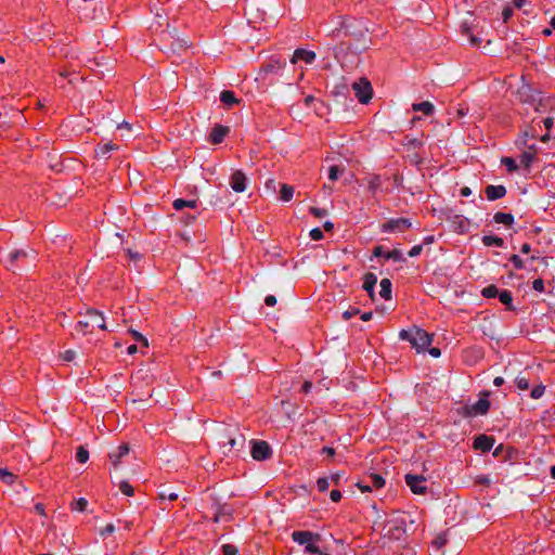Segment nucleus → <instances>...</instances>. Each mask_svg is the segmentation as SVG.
I'll use <instances>...</instances> for the list:
<instances>
[{
	"mask_svg": "<svg viewBox=\"0 0 555 555\" xmlns=\"http://www.w3.org/2000/svg\"><path fill=\"white\" fill-rule=\"evenodd\" d=\"M340 33L354 39L356 42L350 48L356 52H362L369 48L367 29L360 21L354 18L344 20L340 27L333 30V35L338 36Z\"/></svg>",
	"mask_w": 555,
	"mask_h": 555,
	"instance_id": "1",
	"label": "nucleus"
},
{
	"mask_svg": "<svg viewBox=\"0 0 555 555\" xmlns=\"http://www.w3.org/2000/svg\"><path fill=\"white\" fill-rule=\"evenodd\" d=\"M37 258V251L28 246L13 248L2 259L9 270L14 273L22 272L33 266Z\"/></svg>",
	"mask_w": 555,
	"mask_h": 555,
	"instance_id": "2",
	"label": "nucleus"
},
{
	"mask_svg": "<svg viewBox=\"0 0 555 555\" xmlns=\"http://www.w3.org/2000/svg\"><path fill=\"white\" fill-rule=\"evenodd\" d=\"M375 526L380 529V533L391 540H400L404 537L408 530L406 515L392 514L383 524L375 522Z\"/></svg>",
	"mask_w": 555,
	"mask_h": 555,
	"instance_id": "3",
	"label": "nucleus"
},
{
	"mask_svg": "<svg viewBox=\"0 0 555 555\" xmlns=\"http://www.w3.org/2000/svg\"><path fill=\"white\" fill-rule=\"evenodd\" d=\"M402 340H408L417 352H423L433 341V335L426 331L413 326L410 330H402L399 333Z\"/></svg>",
	"mask_w": 555,
	"mask_h": 555,
	"instance_id": "4",
	"label": "nucleus"
},
{
	"mask_svg": "<svg viewBox=\"0 0 555 555\" xmlns=\"http://www.w3.org/2000/svg\"><path fill=\"white\" fill-rule=\"evenodd\" d=\"M94 326L107 330L103 313L95 309H88L83 319L78 321L76 328L86 334L90 331V327L93 328Z\"/></svg>",
	"mask_w": 555,
	"mask_h": 555,
	"instance_id": "5",
	"label": "nucleus"
},
{
	"mask_svg": "<svg viewBox=\"0 0 555 555\" xmlns=\"http://www.w3.org/2000/svg\"><path fill=\"white\" fill-rule=\"evenodd\" d=\"M352 89L360 103L367 104L373 95V88L366 78H361L352 83Z\"/></svg>",
	"mask_w": 555,
	"mask_h": 555,
	"instance_id": "6",
	"label": "nucleus"
},
{
	"mask_svg": "<svg viewBox=\"0 0 555 555\" xmlns=\"http://www.w3.org/2000/svg\"><path fill=\"white\" fill-rule=\"evenodd\" d=\"M488 393H485L483 398H480L477 402L473 404H466L463 406V415L466 417H475L478 415H485L490 408V402L487 399Z\"/></svg>",
	"mask_w": 555,
	"mask_h": 555,
	"instance_id": "7",
	"label": "nucleus"
},
{
	"mask_svg": "<svg viewBox=\"0 0 555 555\" xmlns=\"http://www.w3.org/2000/svg\"><path fill=\"white\" fill-rule=\"evenodd\" d=\"M251 457L256 461H266L272 456V449L267 441L250 440Z\"/></svg>",
	"mask_w": 555,
	"mask_h": 555,
	"instance_id": "8",
	"label": "nucleus"
},
{
	"mask_svg": "<svg viewBox=\"0 0 555 555\" xmlns=\"http://www.w3.org/2000/svg\"><path fill=\"white\" fill-rule=\"evenodd\" d=\"M516 95L521 103L534 104L539 92L521 78V85L518 87Z\"/></svg>",
	"mask_w": 555,
	"mask_h": 555,
	"instance_id": "9",
	"label": "nucleus"
},
{
	"mask_svg": "<svg viewBox=\"0 0 555 555\" xmlns=\"http://www.w3.org/2000/svg\"><path fill=\"white\" fill-rule=\"evenodd\" d=\"M411 220L408 218L390 219L382 225L383 232L403 231L411 227Z\"/></svg>",
	"mask_w": 555,
	"mask_h": 555,
	"instance_id": "10",
	"label": "nucleus"
},
{
	"mask_svg": "<svg viewBox=\"0 0 555 555\" xmlns=\"http://www.w3.org/2000/svg\"><path fill=\"white\" fill-rule=\"evenodd\" d=\"M130 448L127 443H122L109 451L108 457L114 467H117L125 456H128Z\"/></svg>",
	"mask_w": 555,
	"mask_h": 555,
	"instance_id": "11",
	"label": "nucleus"
},
{
	"mask_svg": "<svg viewBox=\"0 0 555 555\" xmlns=\"http://www.w3.org/2000/svg\"><path fill=\"white\" fill-rule=\"evenodd\" d=\"M341 482H348L346 473L344 470L331 473L327 476L320 477L317 481V486H330V483L339 485Z\"/></svg>",
	"mask_w": 555,
	"mask_h": 555,
	"instance_id": "12",
	"label": "nucleus"
},
{
	"mask_svg": "<svg viewBox=\"0 0 555 555\" xmlns=\"http://www.w3.org/2000/svg\"><path fill=\"white\" fill-rule=\"evenodd\" d=\"M314 60L315 53L313 51L300 48L294 51L291 63L296 64L297 62L302 61L306 64H312Z\"/></svg>",
	"mask_w": 555,
	"mask_h": 555,
	"instance_id": "13",
	"label": "nucleus"
},
{
	"mask_svg": "<svg viewBox=\"0 0 555 555\" xmlns=\"http://www.w3.org/2000/svg\"><path fill=\"white\" fill-rule=\"evenodd\" d=\"M246 439L244 435L237 434L235 436H230L228 441L223 443V453L231 452L234 449L241 450L245 447Z\"/></svg>",
	"mask_w": 555,
	"mask_h": 555,
	"instance_id": "14",
	"label": "nucleus"
},
{
	"mask_svg": "<svg viewBox=\"0 0 555 555\" xmlns=\"http://www.w3.org/2000/svg\"><path fill=\"white\" fill-rule=\"evenodd\" d=\"M230 185L234 192L241 193L246 190V176L243 171L236 170L232 173Z\"/></svg>",
	"mask_w": 555,
	"mask_h": 555,
	"instance_id": "15",
	"label": "nucleus"
},
{
	"mask_svg": "<svg viewBox=\"0 0 555 555\" xmlns=\"http://www.w3.org/2000/svg\"><path fill=\"white\" fill-rule=\"evenodd\" d=\"M494 444V438L487 435H479L474 440V449L481 452H489Z\"/></svg>",
	"mask_w": 555,
	"mask_h": 555,
	"instance_id": "16",
	"label": "nucleus"
},
{
	"mask_svg": "<svg viewBox=\"0 0 555 555\" xmlns=\"http://www.w3.org/2000/svg\"><path fill=\"white\" fill-rule=\"evenodd\" d=\"M229 132L230 128L228 126L216 125L209 133V140L212 144H219Z\"/></svg>",
	"mask_w": 555,
	"mask_h": 555,
	"instance_id": "17",
	"label": "nucleus"
},
{
	"mask_svg": "<svg viewBox=\"0 0 555 555\" xmlns=\"http://www.w3.org/2000/svg\"><path fill=\"white\" fill-rule=\"evenodd\" d=\"M292 539L300 545H307L310 541L319 540L320 535L311 531H294Z\"/></svg>",
	"mask_w": 555,
	"mask_h": 555,
	"instance_id": "18",
	"label": "nucleus"
},
{
	"mask_svg": "<svg viewBox=\"0 0 555 555\" xmlns=\"http://www.w3.org/2000/svg\"><path fill=\"white\" fill-rule=\"evenodd\" d=\"M506 188L504 185H492L489 184L485 189V193L488 201H496L506 195Z\"/></svg>",
	"mask_w": 555,
	"mask_h": 555,
	"instance_id": "19",
	"label": "nucleus"
},
{
	"mask_svg": "<svg viewBox=\"0 0 555 555\" xmlns=\"http://www.w3.org/2000/svg\"><path fill=\"white\" fill-rule=\"evenodd\" d=\"M377 283V276L374 273H366L363 276V289L367 293L371 299L375 298V285Z\"/></svg>",
	"mask_w": 555,
	"mask_h": 555,
	"instance_id": "20",
	"label": "nucleus"
},
{
	"mask_svg": "<svg viewBox=\"0 0 555 555\" xmlns=\"http://www.w3.org/2000/svg\"><path fill=\"white\" fill-rule=\"evenodd\" d=\"M0 482L5 485L23 483L20 476L9 470L7 467H0Z\"/></svg>",
	"mask_w": 555,
	"mask_h": 555,
	"instance_id": "21",
	"label": "nucleus"
},
{
	"mask_svg": "<svg viewBox=\"0 0 555 555\" xmlns=\"http://www.w3.org/2000/svg\"><path fill=\"white\" fill-rule=\"evenodd\" d=\"M434 105L428 101L412 104V111L422 112L424 115H431L434 113Z\"/></svg>",
	"mask_w": 555,
	"mask_h": 555,
	"instance_id": "22",
	"label": "nucleus"
},
{
	"mask_svg": "<svg viewBox=\"0 0 555 555\" xmlns=\"http://www.w3.org/2000/svg\"><path fill=\"white\" fill-rule=\"evenodd\" d=\"M285 66V63L281 62L280 60H272L269 63L264 64L261 68V70L264 74H272L278 73Z\"/></svg>",
	"mask_w": 555,
	"mask_h": 555,
	"instance_id": "23",
	"label": "nucleus"
},
{
	"mask_svg": "<svg viewBox=\"0 0 555 555\" xmlns=\"http://www.w3.org/2000/svg\"><path fill=\"white\" fill-rule=\"evenodd\" d=\"M172 206L176 210H182L184 208H196L197 207V201L195 199H184V198H177L173 201Z\"/></svg>",
	"mask_w": 555,
	"mask_h": 555,
	"instance_id": "24",
	"label": "nucleus"
},
{
	"mask_svg": "<svg viewBox=\"0 0 555 555\" xmlns=\"http://www.w3.org/2000/svg\"><path fill=\"white\" fill-rule=\"evenodd\" d=\"M220 101L228 107L238 103V99L235 96L233 91L223 90L220 93Z\"/></svg>",
	"mask_w": 555,
	"mask_h": 555,
	"instance_id": "25",
	"label": "nucleus"
},
{
	"mask_svg": "<svg viewBox=\"0 0 555 555\" xmlns=\"http://www.w3.org/2000/svg\"><path fill=\"white\" fill-rule=\"evenodd\" d=\"M116 145L111 143V142H107L101 146H99L96 150H95V155L98 158H108L109 157V154L112 151L116 150Z\"/></svg>",
	"mask_w": 555,
	"mask_h": 555,
	"instance_id": "26",
	"label": "nucleus"
},
{
	"mask_svg": "<svg viewBox=\"0 0 555 555\" xmlns=\"http://www.w3.org/2000/svg\"><path fill=\"white\" fill-rule=\"evenodd\" d=\"M379 286H380V291H379L380 297L384 298L385 300H389L391 298V288H392L391 281L389 279H383L379 283Z\"/></svg>",
	"mask_w": 555,
	"mask_h": 555,
	"instance_id": "27",
	"label": "nucleus"
},
{
	"mask_svg": "<svg viewBox=\"0 0 555 555\" xmlns=\"http://www.w3.org/2000/svg\"><path fill=\"white\" fill-rule=\"evenodd\" d=\"M493 220L495 223H502L504 225L511 227L514 223V216L512 214L499 211L494 214Z\"/></svg>",
	"mask_w": 555,
	"mask_h": 555,
	"instance_id": "28",
	"label": "nucleus"
},
{
	"mask_svg": "<svg viewBox=\"0 0 555 555\" xmlns=\"http://www.w3.org/2000/svg\"><path fill=\"white\" fill-rule=\"evenodd\" d=\"M500 301L506 306L507 310L513 311L515 307L513 306V297L512 293L507 289L500 291L498 294Z\"/></svg>",
	"mask_w": 555,
	"mask_h": 555,
	"instance_id": "29",
	"label": "nucleus"
},
{
	"mask_svg": "<svg viewBox=\"0 0 555 555\" xmlns=\"http://www.w3.org/2000/svg\"><path fill=\"white\" fill-rule=\"evenodd\" d=\"M171 44V53L176 54L179 53L182 50H185L190 44L189 40L182 37H177L176 39H172Z\"/></svg>",
	"mask_w": 555,
	"mask_h": 555,
	"instance_id": "30",
	"label": "nucleus"
},
{
	"mask_svg": "<svg viewBox=\"0 0 555 555\" xmlns=\"http://www.w3.org/2000/svg\"><path fill=\"white\" fill-rule=\"evenodd\" d=\"M481 241L485 246H496V247L504 246V240L502 237H499L495 235H483Z\"/></svg>",
	"mask_w": 555,
	"mask_h": 555,
	"instance_id": "31",
	"label": "nucleus"
},
{
	"mask_svg": "<svg viewBox=\"0 0 555 555\" xmlns=\"http://www.w3.org/2000/svg\"><path fill=\"white\" fill-rule=\"evenodd\" d=\"M404 479L406 486H416L417 483L427 481V478L422 474H405Z\"/></svg>",
	"mask_w": 555,
	"mask_h": 555,
	"instance_id": "32",
	"label": "nucleus"
},
{
	"mask_svg": "<svg viewBox=\"0 0 555 555\" xmlns=\"http://www.w3.org/2000/svg\"><path fill=\"white\" fill-rule=\"evenodd\" d=\"M294 195V188L288 184H282L280 191V198L283 202H289Z\"/></svg>",
	"mask_w": 555,
	"mask_h": 555,
	"instance_id": "33",
	"label": "nucleus"
},
{
	"mask_svg": "<svg viewBox=\"0 0 555 555\" xmlns=\"http://www.w3.org/2000/svg\"><path fill=\"white\" fill-rule=\"evenodd\" d=\"M385 258L386 259H391V260L397 261V262L405 261L401 250H399V249H392L390 251H387L385 254Z\"/></svg>",
	"mask_w": 555,
	"mask_h": 555,
	"instance_id": "34",
	"label": "nucleus"
},
{
	"mask_svg": "<svg viewBox=\"0 0 555 555\" xmlns=\"http://www.w3.org/2000/svg\"><path fill=\"white\" fill-rule=\"evenodd\" d=\"M499 288L495 285H488L481 291V295L486 298H494L499 294Z\"/></svg>",
	"mask_w": 555,
	"mask_h": 555,
	"instance_id": "35",
	"label": "nucleus"
},
{
	"mask_svg": "<svg viewBox=\"0 0 555 555\" xmlns=\"http://www.w3.org/2000/svg\"><path fill=\"white\" fill-rule=\"evenodd\" d=\"M88 459H89V451L85 447L80 446L76 451L77 462L83 464L88 461Z\"/></svg>",
	"mask_w": 555,
	"mask_h": 555,
	"instance_id": "36",
	"label": "nucleus"
},
{
	"mask_svg": "<svg viewBox=\"0 0 555 555\" xmlns=\"http://www.w3.org/2000/svg\"><path fill=\"white\" fill-rule=\"evenodd\" d=\"M534 160V153L524 152L520 155V164L526 168H529Z\"/></svg>",
	"mask_w": 555,
	"mask_h": 555,
	"instance_id": "37",
	"label": "nucleus"
},
{
	"mask_svg": "<svg viewBox=\"0 0 555 555\" xmlns=\"http://www.w3.org/2000/svg\"><path fill=\"white\" fill-rule=\"evenodd\" d=\"M87 505H88V501L83 498H80V499L72 502V504H70L72 509L77 511V512L86 511Z\"/></svg>",
	"mask_w": 555,
	"mask_h": 555,
	"instance_id": "38",
	"label": "nucleus"
},
{
	"mask_svg": "<svg viewBox=\"0 0 555 555\" xmlns=\"http://www.w3.org/2000/svg\"><path fill=\"white\" fill-rule=\"evenodd\" d=\"M345 170L344 167H339V166H331L328 168V179L331 181H336L339 177V173H341L343 171Z\"/></svg>",
	"mask_w": 555,
	"mask_h": 555,
	"instance_id": "39",
	"label": "nucleus"
},
{
	"mask_svg": "<svg viewBox=\"0 0 555 555\" xmlns=\"http://www.w3.org/2000/svg\"><path fill=\"white\" fill-rule=\"evenodd\" d=\"M447 542H448L447 534L440 533L433 541V546L436 547L437 550H440L441 547H443L447 544Z\"/></svg>",
	"mask_w": 555,
	"mask_h": 555,
	"instance_id": "40",
	"label": "nucleus"
},
{
	"mask_svg": "<svg viewBox=\"0 0 555 555\" xmlns=\"http://www.w3.org/2000/svg\"><path fill=\"white\" fill-rule=\"evenodd\" d=\"M501 163L507 168L508 171H516L518 166L512 157H503Z\"/></svg>",
	"mask_w": 555,
	"mask_h": 555,
	"instance_id": "41",
	"label": "nucleus"
},
{
	"mask_svg": "<svg viewBox=\"0 0 555 555\" xmlns=\"http://www.w3.org/2000/svg\"><path fill=\"white\" fill-rule=\"evenodd\" d=\"M382 184L380 177L379 176H373L367 180L369 189L372 192H375Z\"/></svg>",
	"mask_w": 555,
	"mask_h": 555,
	"instance_id": "42",
	"label": "nucleus"
},
{
	"mask_svg": "<svg viewBox=\"0 0 555 555\" xmlns=\"http://www.w3.org/2000/svg\"><path fill=\"white\" fill-rule=\"evenodd\" d=\"M515 384L520 390H527L529 388V379L522 375H518L515 378Z\"/></svg>",
	"mask_w": 555,
	"mask_h": 555,
	"instance_id": "43",
	"label": "nucleus"
},
{
	"mask_svg": "<svg viewBox=\"0 0 555 555\" xmlns=\"http://www.w3.org/2000/svg\"><path fill=\"white\" fill-rule=\"evenodd\" d=\"M129 333L137 341H141L145 347L149 346L147 339L141 333L132 328L129 330Z\"/></svg>",
	"mask_w": 555,
	"mask_h": 555,
	"instance_id": "44",
	"label": "nucleus"
},
{
	"mask_svg": "<svg viewBox=\"0 0 555 555\" xmlns=\"http://www.w3.org/2000/svg\"><path fill=\"white\" fill-rule=\"evenodd\" d=\"M544 390L545 387L543 385H539L531 390L530 397L532 399H540L543 396Z\"/></svg>",
	"mask_w": 555,
	"mask_h": 555,
	"instance_id": "45",
	"label": "nucleus"
},
{
	"mask_svg": "<svg viewBox=\"0 0 555 555\" xmlns=\"http://www.w3.org/2000/svg\"><path fill=\"white\" fill-rule=\"evenodd\" d=\"M237 548L232 544L222 545V555H236Z\"/></svg>",
	"mask_w": 555,
	"mask_h": 555,
	"instance_id": "46",
	"label": "nucleus"
},
{
	"mask_svg": "<svg viewBox=\"0 0 555 555\" xmlns=\"http://www.w3.org/2000/svg\"><path fill=\"white\" fill-rule=\"evenodd\" d=\"M509 261L514 264L516 269H522L524 268V261L518 255H512L509 257Z\"/></svg>",
	"mask_w": 555,
	"mask_h": 555,
	"instance_id": "47",
	"label": "nucleus"
},
{
	"mask_svg": "<svg viewBox=\"0 0 555 555\" xmlns=\"http://www.w3.org/2000/svg\"><path fill=\"white\" fill-rule=\"evenodd\" d=\"M309 235L313 241H320L323 238V232L320 228L312 229Z\"/></svg>",
	"mask_w": 555,
	"mask_h": 555,
	"instance_id": "48",
	"label": "nucleus"
},
{
	"mask_svg": "<svg viewBox=\"0 0 555 555\" xmlns=\"http://www.w3.org/2000/svg\"><path fill=\"white\" fill-rule=\"evenodd\" d=\"M360 313V310L358 308H350L348 310H346L344 313H343V318L344 320L348 321L350 320L352 317L357 315Z\"/></svg>",
	"mask_w": 555,
	"mask_h": 555,
	"instance_id": "49",
	"label": "nucleus"
},
{
	"mask_svg": "<svg viewBox=\"0 0 555 555\" xmlns=\"http://www.w3.org/2000/svg\"><path fill=\"white\" fill-rule=\"evenodd\" d=\"M306 552L310 553V554H319V553H321L320 547L315 543H313L312 541H310L306 545Z\"/></svg>",
	"mask_w": 555,
	"mask_h": 555,
	"instance_id": "50",
	"label": "nucleus"
},
{
	"mask_svg": "<svg viewBox=\"0 0 555 555\" xmlns=\"http://www.w3.org/2000/svg\"><path fill=\"white\" fill-rule=\"evenodd\" d=\"M310 212L317 218H322L327 214L326 209L318 207H310Z\"/></svg>",
	"mask_w": 555,
	"mask_h": 555,
	"instance_id": "51",
	"label": "nucleus"
},
{
	"mask_svg": "<svg viewBox=\"0 0 555 555\" xmlns=\"http://www.w3.org/2000/svg\"><path fill=\"white\" fill-rule=\"evenodd\" d=\"M158 498L160 500H165V499H168L169 501H176L178 499V494L175 493V492H160L158 494Z\"/></svg>",
	"mask_w": 555,
	"mask_h": 555,
	"instance_id": "52",
	"label": "nucleus"
},
{
	"mask_svg": "<svg viewBox=\"0 0 555 555\" xmlns=\"http://www.w3.org/2000/svg\"><path fill=\"white\" fill-rule=\"evenodd\" d=\"M513 15V9L511 7H506L504 8V10L502 11V18H503V22L506 23Z\"/></svg>",
	"mask_w": 555,
	"mask_h": 555,
	"instance_id": "53",
	"label": "nucleus"
},
{
	"mask_svg": "<svg viewBox=\"0 0 555 555\" xmlns=\"http://www.w3.org/2000/svg\"><path fill=\"white\" fill-rule=\"evenodd\" d=\"M422 250H423V246H422V245H415V246H413V247L409 250L408 255H409L410 257H416V256H418V255L422 253Z\"/></svg>",
	"mask_w": 555,
	"mask_h": 555,
	"instance_id": "54",
	"label": "nucleus"
},
{
	"mask_svg": "<svg viewBox=\"0 0 555 555\" xmlns=\"http://www.w3.org/2000/svg\"><path fill=\"white\" fill-rule=\"evenodd\" d=\"M532 287L537 292H543V289H544V282H543V280L542 279L534 280L533 283H532Z\"/></svg>",
	"mask_w": 555,
	"mask_h": 555,
	"instance_id": "55",
	"label": "nucleus"
},
{
	"mask_svg": "<svg viewBox=\"0 0 555 555\" xmlns=\"http://www.w3.org/2000/svg\"><path fill=\"white\" fill-rule=\"evenodd\" d=\"M372 477H373L374 486H385L386 479L383 476L375 474V475H372Z\"/></svg>",
	"mask_w": 555,
	"mask_h": 555,
	"instance_id": "56",
	"label": "nucleus"
},
{
	"mask_svg": "<svg viewBox=\"0 0 555 555\" xmlns=\"http://www.w3.org/2000/svg\"><path fill=\"white\" fill-rule=\"evenodd\" d=\"M330 498L333 502H339L341 499V493L338 489H333L330 493Z\"/></svg>",
	"mask_w": 555,
	"mask_h": 555,
	"instance_id": "57",
	"label": "nucleus"
},
{
	"mask_svg": "<svg viewBox=\"0 0 555 555\" xmlns=\"http://www.w3.org/2000/svg\"><path fill=\"white\" fill-rule=\"evenodd\" d=\"M76 357V351L74 350H66L64 353H63V359L67 362H70L75 359Z\"/></svg>",
	"mask_w": 555,
	"mask_h": 555,
	"instance_id": "58",
	"label": "nucleus"
},
{
	"mask_svg": "<svg viewBox=\"0 0 555 555\" xmlns=\"http://www.w3.org/2000/svg\"><path fill=\"white\" fill-rule=\"evenodd\" d=\"M115 531V526L113 524H107L102 530L101 535L111 534Z\"/></svg>",
	"mask_w": 555,
	"mask_h": 555,
	"instance_id": "59",
	"label": "nucleus"
},
{
	"mask_svg": "<svg viewBox=\"0 0 555 555\" xmlns=\"http://www.w3.org/2000/svg\"><path fill=\"white\" fill-rule=\"evenodd\" d=\"M264 302L267 306L273 307L276 304V297L273 295H268L264 298Z\"/></svg>",
	"mask_w": 555,
	"mask_h": 555,
	"instance_id": "60",
	"label": "nucleus"
},
{
	"mask_svg": "<svg viewBox=\"0 0 555 555\" xmlns=\"http://www.w3.org/2000/svg\"><path fill=\"white\" fill-rule=\"evenodd\" d=\"M35 511H36L39 515H41V516H46V515H47V514H46V507H44V505H43L42 503H37V504L35 505Z\"/></svg>",
	"mask_w": 555,
	"mask_h": 555,
	"instance_id": "61",
	"label": "nucleus"
},
{
	"mask_svg": "<svg viewBox=\"0 0 555 555\" xmlns=\"http://www.w3.org/2000/svg\"><path fill=\"white\" fill-rule=\"evenodd\" d=\"M311 389H312V383L309 380H306L301 387V391L305 393H308V392H310Z\"/></svg>",
	"mask_w": 555,
	"mask_h": 555,
	"instance_id": "62",
	"label": "nucleus"
},
{
	"mask_svg": "<svg viewBox=\"0 0 555 555\" xmlns=\"http://www.w3.org/2000/svg\"><path fill=\"white\" fill-rule=\"evenodd\" d=\"M428 352H429V354H430L431 357H434V358H439V357H440V354H441L440 349H439V348H437V347H433V348H430V349L428 350Z\"/></svg>",
	"mask_w": 555,
	"mask_h": 555,
	"instance_id": "63",
	"label": "nucleus"
},
{
	"mask_svg": "<svg viewBox=\"0 0 555 555\" xmlns=\"http://www.w3.org/2000/svg\"><path fill=\"white\" fill-rule=\"evenodd\" d=\"M373 254H374V256H375V257H380V256H384V257H385V254H386V253H384V248H383V246H376V247L374 248V250H373Z\"/></svg>",
	"mask_w": 555,
	"mask_h": 555,
	"instance_id": "64",
	"label": "nucleus"
}]
</instances>
